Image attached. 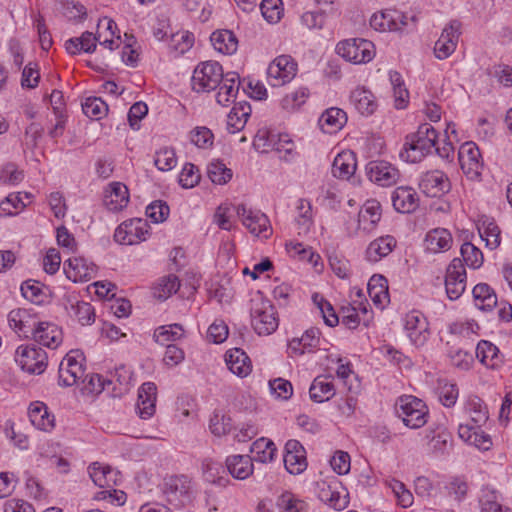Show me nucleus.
<instances>
[{"mask_svg": "<svg viewBox=\"0 0 512 512\" xmlns=\"http://www.w3.org/2000/svg\"><path fill=\"white\" fill-rule=\"evenodd\" d=\"M347 114L344 110L338 107H331L326 109L318 119V124L322 128L324 125L335 126L337 128H344L347 124Z\"/></svg>", "mask_w": 512, "mask_h": 512, "instance_id": "obj_48", "label": "nucleus"}, {"mask_svg": "<svg viewBox=\"0 0 512 512\" xmlns=\"http://www.w3.org/2000/svg\"><path fill=\"white\" fill-rule=\"evenodd\" d=\"M260 10L267 22L277 23L280 21L284 12L282 0H262Z\"/></svg>", "mask_w": 512, "mask_h": 512, "instance_id": "obj_56", "label": "nucleus"}, {"mask_svg": "<svg viewBox=\"0 0 512 512\" xmlns=\"http://www.w3.org/2000/svg\"><path fill=\"white\" fill-rule=\"evenodd\" d=\"M368 294L375 305L383 307L389 299L387 279L373 275L368 282Z\"/></svg>", "mask_w": 512, "mask_h": 512, "instance_id": "obj_40", "label": "nucleus"}, {"mask_svg": "<svg viewBox=\"0 0 512 512\" xmlns=\"http://www.w3.org/2000/svg\"><path fill=\"white\" fill-rule=\"evenodd\" d=\"M396 247V240L392 236H383L372 241L366 249V258L370 262H378L389 255Z\"/></svg>", "mask_w": 512, "mask_h": 512, "instance_id": "obj_34", "label": "nucleus"}, {"mask_svg": "<svg viewBox=\"0 0 512 512\" xmlns=\"http://www.w3.org/2000/svg\"><path fill=\"white\" fill-rule=\"evenodd\" d=\"M88 473L93 483L101 488L110 489L117 485L119 472L109 465L93 462Z\"/></svg>", "mask_w": 512, "mask_h": 512, "instance_id": "obj_24", "label": "nucleus"}, {"mask_svg": "<svg viewBox=\"0 0 512 512\" xmlns=\"http://www.w3.org/2000/svg\"><path fill=\"white\" fill-rule=\"evenodd\" d=\"M31 337L40 345L51 349L57 348L63 340L62 330L51 322H38Z\"/></svg>", "mask_w": 512, "mask_h": 512, "instance_id": "obj_22", "label": "nucleus"}, {"mask_svg": "<svg viewBox=\"0 0 512 512\" xmlns=\"http://www.w3.org/2000/svg\"><path fill=\"white\" fill-rule=\"evenodd\" d=\"M229 473L236 479L244 480L253 473L252 459L248 455H232L226 459Z\"/></svg>", "mask_w": 512, "mask_h": 512, "instance_id": "obj_36", "label": "nucleus"}, {"mask_svg": "<svg viewBox=\"0 0 512 512\" xmlns=\"http://www.w3.org/2000/svg\"><path fill=\"white\" fill-rule=\"evenodd\" d=\"M184 336V329L180 324H170L158 327L154 332V339L161 345H167L169 341H176Z\"/></svg>", "mask_w": 512, "mask_h": 512, "instance_id": "obj_47", "label": "nucleus"}, {"mask_svg": "<svg viewBox=\"0 0 512 512\" xmlns=\"http://www.w3.org/2000/svg\"><path fill=\"white\" fill-rule=\"evenodd\" d=\"M436 130H416L409 133L400 151V158L409 163L420 162L435 145Z\"/></svg>", "mask_w": 512, "mask_h": 512, "instance_id": "obj_1", "label": "nucleus"}, {"mask_svg": "<svg viewBox=\"0 0 512 512\" xmlns=\"http://www.w3.org/2000/svg\"><path fill=\"white\" fill-rule=\"evenodd\" d=\"M219 85L217 93V102L221 105H226L233 98L236 97L239 89V75L236 72H228L223 74V79Z\"/></svg>", "mask_w": 512, "mask_h": 512, "instance_id": "obj_39", "label": "nucleus"}, {"mask_svg": "<svg viewBox=\"0 0 512 512\" xmlns=\"http://www.w3.org/2000/svg\"><path fill=\"white\" fill-rule=\"evenodd\" d=\"M335 392L336 390L331 375L317 376L309 389L310 398L318 403L330 400L335 395Z\"/></svg>", "mask_w": 512, "mask_h": 512, "instance_id": "obj_31", "label": "nucleus"}, {"mask_svg": "<svg viewBox=\"0 0 512 512\" xmlns=\"http://www.w3.org/2000/svg\"><path fill=\"white\" fill-rule=\"evenodd\" d=\"M250 114L251 106L246 102L239 103L235 105L228 114V125L236 128V126L240 124L241 128H244Z\"/></svg>", "mask_w": 512, "mask_h": 512, "instance_id": "obj_62", "label": "nucleus"}, {"mask_svg": "<svg viewBox=\"0 0 512 512\" xmlns=\"http://www.w3.org/2000/svg\"><path fill=\"white\" fill-rule=\"evenodd\" d=\"M252 326L259 335H270L278 327V318L271 303L267 300H253L251 308Z\"/></svg>", "mask_w": 512, "mask_h": 512, "instance_id": "obj_5", "label": "nucleus"}, {"mask_svg": "<svg viewBox=\"0 0 512 512\" xmlns=\"http://www.w3.org/2000/svg\"><path fill=\"white\" fill-rule=\"evenodd\" d=\"M28 415L30 422L34 427L41 431H51L55 425V418L48 411L47 406L40 401L30 404Z\"/></svg>", "mask_w": 512, "mask_h": 512, "instance_id": "obj_30", "label": "nucleus"}, {"mask_svg": "<svg viewBox=\"0 0 512 512\" xmlns=\"http://www.w3.org/2000/svg\"><path fill=\"white\" fill-rule=\"evenodd\" d=\"M445 288L450 300H457L466 288V270L460 258H454L446 270Z\"/></svg>", "mask_w": 512, "mask_h": 512, "instance_id": "obj_15", "label": "nucleus"}, {"mask_svg": "<svg viewBox=\"0 0 512 512\" xmlns=\"http://www.w3.org/2000/svg\"><path fill=\"white\" fill-rule=\"evenodd\" d=\"M336 52L353 64L367 63L375 56L374 44L366 39L354 38L339 42Z\"/></svg>", "mask_w": 512, "mask_h": 512, "instance_id": "obj_4", "label": "nucleus"}, {"mask_svg": "<svg viewBox=\"0 0 512 512\" xmlns=\"http://www.w3.org/2000/svg\"><path fill=\"white\" fill-rule=\"evenodd\" d=\"M356 170V159L354 154L350 151L339 153L332 165L333 174L342 179H348Z\"/></svg>", "mask_w": 512, "mask_h": 512, "instance_id": "obj_41", "label": "nucleus"}, {"mask_svg": "<svg viewBox=\"0 0 512 512\" xmlns=\"http://www.w3.org/2000/svg\"><path fill=\"white\" fill-rule=\"evenodd\" d=\"M276 451L274 442L267 438H259L251 446V452L255 454L254 459L261 463L271 462Z\"/></svg>", "mask_w": 512, "mask_h": 512, "instance_id": "obj_43", "label": "nucleus"}, {"mask_svg": "<svg viewBox=\"0 0 512 512\" xmlns=\"http://www.w3.org/2000/svg\"><path fill=\"white\" fill-rule=\"evenodd\" d=\"M204 477L207 482L221 487H225L229 483L223 467L212 461L204 464Z\"/></svg>", "mask_w": 512, "mask_h": 512, "instance_id": "obj_55", "label": "nucleus"}, {"mask_svg": "<svg viewBox=\"0 0 512 512\" xmlns=\"http://www.w3.org/2000/svg\"><path fill=\"white\" fill-rule=\"evenodd\" d=\"M225 361L229 370L238 377L244 378L252 371L247 354L240 348H233L226 352Z\"/></svg>", "mask_w": 512, "mask_h": 512, "instance_id": "obj_29", "label": "nucleus"}, {"mask_svg": "<svg viewBox=\"0 0 512 512\" xmlns=\"http://www.w3.org/2000/svg\"><path fill=\"white\" fill-rule=\"evenodd\" d=\"M297 211L296 223L299 230L298 234H306L313 223L311 203L308 200L300 199L297 203Z\"/></svg>", "mask_w": 512, "mask_h": 512, "instance_id": "obj_51", "label": "nucleus"}, {"mask_svg": "<svg viewBox=\"0 0 512 512\" xmlns=\"http://www.w3.org/2000/svg\"><path fill=\"white\" fill-rule=\"evenodd\" d=\"M452 242L453 238L449 230L435 228L427 232L424 239V247L426 251L436 254L449 250Z\"/></svg>", "mask_w": 512, "mask_h": 512, "instance_id": "obj_27", "label": "nucleus"}, {"mask_svg": "<svg viewBox=\"0 0 512 512\" xmlns=\"http://www.w3.org/2000/svg\"><path fill=\"white\" fill-rule=\"evenodd\" d=\"M223 74L222 66L218 62H201L193 71L192 88L198 93L210 92L221 84Z\"/></svg>", "mask_w": 512, "mask_h": 512, "instance_id": "obj_2", "label": "nucleus"}, {"mask_svg": "<svg viewBox=\"0 0 512 512\" xmlns=\"http://www.w3.org/2000/svg\"><path fill=\"white\" fill-rule=\"evenodd\" d=\"M95 264L83 257H70L64 262V272L73 282H86L96 275Z\"/></svg>", "mask_w": 512, "mask_h": 512, "instance_id": "obj_20", "label": "nucleus"}, {"mask_svg": "<svg viewBox=\"0 0 512 512\" xmlns=\"http://www.w3.org/2000/svg\"><path fill=\"white\" fill-rule=\"evenodd\" d=\"M473 425L481 426L488 420V411L483 401L477 396L468 398L465 406Z\"/></svg>", "mask_w": 512, "mask_h": 512, "instance_id": "obj_45", "label": "nucleus"}, {"mask_svg": "<svg viewBox=\"0 0 512 512\" xmlns=\"http://www.w3.org/2000/svg\"><path fill=\"white\" fill-rule=\"evenodd\" d=\"M369 180L381 187L395 185L400 179V172L391 163L384 160L370 161L366 165Z\"/></svg>", "mask_w": 512, "mask_h": 512, "instance_id": "obj_13", "label": "nucleus"}, {"mask_svg": "<svg viewBox=\"0 0 512 512\" xmlns=\"http://www.w3.org/2000/svg\"><path fill=\"white\" fill-rule=\"evenodd\" d=\"M462 262L473 269H477L483 264L482 252L472 243L466 242L461 246Z\"/></svg>", "mask_w": 512, "mask_h": 512, "instance_id": "obj_59", "label": "nucleus"}, {"mask_svg": "<svg viewBox=\"0 0 512 512\" xmlns=\"http://www.w3.org/2000/svg\"><path fill=\"white\" fill-rule=\"evenodd\" d=\"M38 318L30 309H13L8 314V323L11 329L19 336L30 337L38 324Z\"/></svg>", "mask_w": 512, "mask_h": 512, "instance_id": "obj_17", "label": "nucleus"}, {"mask_svg": "<svg viewBox=\"0 0 512 512\" xmlns=\"http://www.w3.org/2000/svg\"><path fill=\"white\" fill-rule=\"evenodd\" d=\"M85 357L80 350H71L59 365V384L65 387L73 386L83 379Z\"/></svg>", "mask_w": 512, "mask_h": 512, "instance_id": "obj_7", "label": "nucleus"}, {"mask_svg": "<svg viewBox=\"0 0 512 512\" xmlns=\"http://www.w3.org/2000/svg\"><path fill=\"white\" fill-rule=\"evenodd\" d=\"M350 99L357 111L362 115L369 116L377 109L375 96L364 87H358L353 90Z\"/></svg>", "mask_w": 512, "mask_h": 512, "instance_id": "obj_35", "label": "nucleus"}, {"mask_svg": "<svg viewBox=\"0 0 512 512\" xmlns=\"http://www.w3.org/2000/svg\"><path fill=\"white\" fill-rule=\"evenodd\" d=\"M154 164L158 170L167 172L177 165L175 150L171 147H162L156 151Z\"/></svg>", "mask_w": 512, "mask_h": 512, "instance_id": "obj_54", "label": "nucleus"}, {"mask_svg": "<svg viewBox=\"0 0 512 512\" xmlns=\"http://www.w3.org/2000/svg\"><path fill=\"white\" fill-rule=\"evenodd\" d=\"M210 41L214 49L222 54L232 55L238 48L237 37L227 29L214 31L210 36Z\"/></svg>", "mask_w": 512, "mask_h": 512, "instance_id": "obj_33", "label": "nucleus"}, {"mask_svg": "<svg viewBox=\"0 0 512 512\" xmlns=\"http://www.w3.org/2000/svg\"><path fill=\"white\" fill-rule=\"evenodd\" d=\"M147 234V222L142 219H132L123 222L117 227L114 239L122 245H135L146 240Z\"/></svg>", "mask_w": 512, "mask_h": 512, "instance_id": "obj_14", "label": "nucleus"}, {"mask_svg": "<svg viewBox=\"0 0 512 512\" xmlns=\"http://www.w3.org/2000/svg\"><path fill=\"white\" fill-rule=\"evenodd\" d=\"M331 270L341 279H349L351 275L350 263L341 254L332 252L328 255Z\"/></svg>", "mask_w": 512, "mask_h": 512, "instance_id": "obj_60", "label": "nucleus"}, {"mask_svg": "<svg viewBox=\"0 0 512 512\" xmlns=\"http://www.w3.org/2000/svg\"><path fill=\"white\" fill-rule=\"evenodd\" d=\"M458 434L465 442L480 450L487 451L492 446L490 436L481 430V426L461 424L458 428Z\"/></svg>", "mask_w": 512, "mask_h": 512, "instance_id": "obj_28", "label": "nucleus"}, {"mask_svg": "<svg viewBox=\"0 0 512 512\" xmlns=\"http://www.w3.org/2000/svg\"><path fill=\"white\" fill-rule=\"evenodd\" d=\"M26 207L22 193H11L0 203V216L7 217L17 214Z\"/></svg>", "mask_w": 512, "mask_h": 512, "instance_id": "obj_57", "label": "nucleus"}, {"mask_svg": "<svg viewBox=\"0 0 512 512\" xmlns=\"http://www.w3.org/2000/svg\"><path fill=\"white\" fill-rule=\"evenodd\" d=\"M381 219V205L376 200H367L359 211L358 226L360 229L370 232Z\"/></svg>", "mask_w": 512, "mask_h": 512, "instance_id": "obj_32", "label": "nucleus"}, {"mask_svg": "<svg viewBox=\"0 0 512 512\" xmlns=\"http://www.w3.org/2000/svg\"><path fill=\"white\" fill-rule=\"evenodd\" d=\"M253 147L260 153L272 150L291 152L293 142L288 133L280 130H257L253 137Z\"/></svg>", "mask_w": 512, "mask_h": 512, "instance_id": "obj_8", "label": "nucleus"}, {"mask_svg": "<svg viewBox=\"0 0 512 512\" xmlns=\"http://www.w3.org/2000/svg\"><path fill=\"white\" fill-rule=\"evenodd\" d=\"M461 23L453 20L446 26L434 46L435 56L438 59L448 58L456 49L460 36Z\"/></svg>", "mask_w": 512, "mask_h": 512, "instance_id": "obj_19", "label": "nucleus"}, {"mask_svg": "<svg viewBox=\"0 0 512 512\" xmlns=\"http://www.w3.org/2000/svg\"><path fill=\"white\" fill-rule=\"evenodd\" d=\"M15 360L24 371L30 374H41L47 367L46 352L34 345L18 347Z\"/></svg>", "mask_w": 512, "mask_h": 512, "instance_id": "obj_11", "label": "nucleus"}, {"mask_svg": "<svg viewBox=\"0 0 512 512\" xmlns=\"http://www.w3.org/2000/svg\"><path fill=\"white\" fill-rule=\"evenodd\" d=\"M481 512H510L503 509L495 491L485 490L480 498Z\"/></svg>", "mask_w": 512, "mask_h": 512, "instance_id": "obj_64", "label": "nucleus"}, {"mask_svg": "<svg viewBox=\"0 0 512 512\" xmlns=\"http://www.w3.org/2000/svg\"><path fill=\"white\" fill-rule=\"evenodd\" d=\"M70 315L76 318L81 325H91L95 321V310L93 306L84 301L71 304Z\"/></svg>", "mask_w": 512, "mask_h": 512, "instance_id": "obj_52", "label": "nucleus"}, {"mask_svg": "<svg viewBox=\"0 0 512 512\" xmlns=\"http://www.w3.org/2000/svg\"><path fill=\"white\" fill-rule=\"evenodd\" d=\"M436 393L439 401L445 407H452L458 399V388L447 380L440 379L437 382Z\"/></svg>", "mask_w": 512, "mask_h": 512, "instance_id": "obj_49", "label": "nucleus"}, {"mask_svg": "<svg viewBox=\"0 0 512 512\" xmlns=\"http://www.w3.org/2000/svg\"><path fill=\"white\" fill-rule=\"evenodd\" d=\"M392 204L401 213H411L418 207L419 198L416 191L409 186H399L392 193Z\"/></svg>", "mask_w": 512, "mask_h": 512, "instance_id": "obj_26", "label": "nucleus"}, {"mask_svg": "<svg viewBox=\"0 0 512 512\" xmlns=\"http://www.w3.org/2000/svg\"><path fill=\"white\" fill-rule=\"evenodd\" d=\"M83 113L95 120H100L108 112V105L99 97H88L82 103Z\"/></svg>", "mask_w": 512, "mask_h": 512, "instance_id": "obj_53", "label": "nucleus"}, {"mask_svg": "<svg viewBox=\"0 0 512 512\" xmlns=\"http://www.w3.org/2000/svg\"><path fill=\"white\" fill-rule=\"evenodd\" d=\"M284 465L290 474L298 475L307 468L306 451L302 444L294 439L285 445Z\"/></svg>", "mask_w": 512, "mask_h": 512, "instance_id": "obj_21", "label": "nucleus"}, {"mask_svg": "<svg viewBox=\"0 0 512 512\" xmlns=\"http://www.w3.org/2000/svg\"><path fill=\"white\" fill-rule=\"evenodd\" d=\"M236 213L243 226L255 237L268 239L273 232L268 217L259 210L247 208L240 204L236 207Z\"/></svg>", "mask_w": 512, "mask_h": 512, "instance_id": "obj_9", "label": "nucleus"}, {"mask_svg": "<svg viewBox=\"0 0 512 512\" xmlns=\"http://www.w3.org/2000/svg\"><path fill=\"white\" fill-rule=\"evenodd\" d=\"M277 506L284 512H302L306 507L302 500L296 498L290 492H285L279 496Z\"/></svg>", "mask_w": 512, "mask_h": 512, "instance_id": "obj_63", "label": "nucleus"}, {"mask_svg": "<svg viewBox=\"0 0 512 512\" xmlns=\"http://www.w3.org/2000/svg\"><path fill=\"white\" fill-rule=\"evenodd\" d=\"M296 72L297 63L291 56H278L268 66V82L273 87L283 86L296 76Z\"/></svg>", "mask_w": 512, "mask_h": 512, "instance_id": "obj_10", "label": "nucleus"}, {"mask_svg": "<svg viewBox=\"0 0 512 512\" xmlns=\"http://www.w3.org/2000/svg\"><path fill=\"white\" fill-rule=\"evenodd\" d=\"M458 159L461 169L468 179H480L483 170V162L480 150L475 143H463L458 151Z\"/></svg>", "mask_w": 512, "mask_h": 512, "instance_id": "obj_12", "label": "nucleus"}, {"mask_svg": "<svg viewBox=\"0 0 512 512\" xmlns=\"http://www.w3.org/2000/svg\"><path fill=\"white\" fill-rule=\"evenodd\" d=\"M404 15L397 10L375 13L370 19V26L377 31H396L406 25Z\"/></svg>", "mask_w": 512, "mask_h": 512, "instance_id": "obj_23", "label": "nucleus"}, {"mask_svg": "<svg viewBox=\"0 0 512 512\" xmlns=\"http://www.w3.org/2000/svg\"><path fill=\"white\" fill-rule=\"evenodd\" d=\"M180 287L178 278L175 275H168L159 279L153 287V295L158 300H166L176 293Z\"/></svg>", "mask_w": 512, "mask_h": 512, "instance_id": "obj_46", "label": "nucleus"}, {"mask_svg": "<svg viewBox=\"0 0 512 512\" xmlns=\"http://www.w3.org/2000/svg\"><path fill=\"white\" fill-rule=\"evenodd\" d=\"M450 187L449 178L440 170L424 173L419 182L420 190L428 197H440L447 193Z\"/></svg>", "mask_w": 512, "mask_h": 512, "instance_id": "obj_18", "label": "nucleus"}, {"mask_svg": "<svg viewBox=\"0 0 512 512\" xmlns=\"http://www.w3.org/2000/svg\"><path fill=\"white\" fill-rule=\"evenodd\" d=\"M427 437L430 438V451L437 455L446 453L452 442L451 434L443 427L438 428L437 431H431Z\"/></svg>", "mask_w": 512, "mask_h": 512, "instance_id": "obj_44", "label": "nucleus"}, {"mask_svg": "<svg viewBox=\"0 0 512 512\" xmlns=\"http://www.w3.org/2000/svg\"><path fill=\"white\" fill-rule=\"evenodd\" d=\"M191 480L185 475H171L164 478L162 492L167 502L181 508L190 501Z\"/></svg>", "mask_w": 512, "mask_h": 512, "instance_id": "obj_6", "label": "nucleus"}, {"mask_svg": "<svg viewBox=\"0 0 512 512\" xmlns=\"http://www.w3.org/2000/svg\"><path fill=\"white\" fill-rule=\"evenodd\" d=\"M363 312L364 314L367 313V303H363L360 301L358 303V306H354L351 304H348L346 306H342L341 308V322L343 325L348 327L349 329H355L360 324V318L358 311Z\"/></svg>", "mask_w": 512, "mask_h": 512, "instance_id": "obj_50", "label": "nucleus"}, {"mask_svg": "<svg viewBox=\"0 0 512 512\" xmlns=\"http://www.w3.org/2000/svg\"><path fill=\"white\" fill-rule=\"evenodd\" d=\"M103 201L110 211L116 212L122 210L129 202L127 186L121 182L110 183L105 190Z\"/></svg>", "mask_w": 512, "mask_h": 512, "instance_id": "obj_25", "label": "nucleus"}, {"mask_svg": "<svg viewBox=\"0 0 512 512\" xmlns=\"http://www.w3.org/2000/svg\"><path fill=\"white\" fill-rule=\"evenodd\" d=\"M475 306L483 311H491L497 305V296L494 290L485 283L477 284L473 288Z\"/></svg>", "mask_w": 512, "mask_h": 512, "instance_id": "obj_42", "label": "nucleus"}, {"mask_svg": "<svg viewBox=\"0 0 512 512\" xmlns=\"http://www.w3.org/2000/svg\"><path fill=\"white\" fill-rule=\"evenodd\" d=\"M200 179L199 169L192 163H185L179 174L178 182L183 188L190 189L198 185Z\"/></svg>", "mask_w": 512, "mask_h": 512, "instance_id": "obj_61", "label": "nucleus"}, {"mask_svg": "<svg viewBox=\"0 0 512 512\" xmlns=\"http://www.w3.org/2000/svg\"><path fill=\"white\" fill-rule=\"evenodd\" d=\"M404 328L415 346L421 347L427 342L430 335L429 323L420 311L413 310L406 314Z\"/></svg>", "mask_w": 512, "mask_h": 512, "instance_id": "obj_16", "label": "nucleus"}, {"mask_svg": "<svg viewBox=\"0 0 512 512\" xmlns=\"http://www.w3.org/2000/svg\"><path fill=\"white\" fill-rule=\"evenodd\" d=\"M478 231L482 240L485 241L486 246L491 250H494L499 247L501 238H500V229L496 225L493 219L482 216L478 220Z\"/></svg>", "mask_w": 512, "mask_h": 512, "instance_id": "obj_37", "label": "nucleus"}, {"mask_svg": "<svg viewBox=\"0 0 512 512\" xmlns=\"http://www.w3.org/2000/svg\"><path fill=\"white\" fill-rule=\"evenodd\" d=\"M397 413L404 424L412 429L420 428L427 422L428 409L425 403L411 395L400 397Z\"/></svg>", "mask_w": 512, "mask_h": 512, "instance_id": "obj_3", "label": "nucleus"}, {"mask_svg": "<svg viewBox=\"0 0 512 512\" xmlns=\"http://www.w3.org/2000/svg\"><path fill=\"white\" fill-rule=\"evenodd\" d=\"M207 174L210 180L218 185L226 184L232 178V171L218 160L208 165Z\"/></svg>", "mask_w": 512, "mask_h": 512, "instance_id": "obj_58", "label": "nucleus"}, {"mask_svg": "<svg viewBox=\"0 0 512 512\" xmlns=\"http://www.w3.org/2000/svg\"><path fill=\"white\" fill-rule=\"evenodd\" d=\"M476 356L486 367L495 369L502 364L499 349L491 342L482 340L476 347Z\"/></svg>", "mask_w": 512, "mask_h": 512, "instance_id": "obj_38", "label": "nucleus"}]
</instances>
